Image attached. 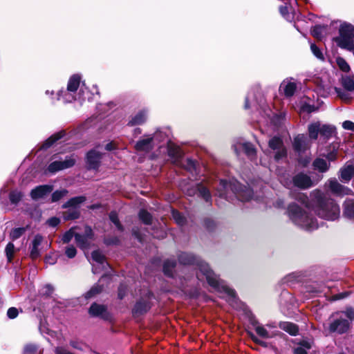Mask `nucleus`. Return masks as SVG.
Segmentation results:
<instances>
[{
	"label": "nucleus",
	"mask_w": 354,
	"mask_h": 354,
	"mask_svg": "<svg viewBox=\"0 0 354 354\" xmlns=\"http://www.w3.org/2000/svg\"><path fill=\"white\" fill-rule=\"evenodd\" d=\"M243 149H244L245 153L248 156L252 157V156H255L256 151H255L254 147L251 144L245 143V144H243Z\"/></svg>",
	"instance_id": "nucleus-48"
},
{
	"label": "nucleus",
	"mask_w": 354,
	"mask_h": 354,
	"mask_svg": "<svg viewBox=\"0 0 354 354\" xmlns=\"http://www.w3.org/2000/svg\"><path fill=\"white\" fill-rule=\"evenodd\" d=\"M310 147V142L304 134H299L294 138L293 148L297 152H303Z\"/></svg>",
	"instance_id": "nucleus-10"
},
{
	"label": "nucleus",
	"mask_w": 354,
	"mask_h": 354,
	"mask_svg": "<svg viewBox=\"0 0 354 354\" xmlns=\"http://www.w3.org/2000/svg\"><path fill=\"white\" fill-rule=\"evenodd\" d=\"M341 180L344 183L348 182L354 175V167L353 165H347L343 167L340 171Z\"/></svg>",
	"instance_id": "nucleus-19"
},
{
	"label": "nucleus",
	"mask_w": 354,
	"mask_h": 354,
	"mask_svg": "<svg viewBox=\"0 0 354 354\" xmlns=\"http://www.w3.org/2000/svg\"><path fill=\"white\" fill-rule=\"evenodd\" d=\"M313 166L315 169L318 170L319 172L324 173L328 171L330 167V164L322 158H316L313 163Z\"/></svg>",
	"instance_id": "nucleus-23"
},
{
	"label": "nucleus",
	"mask_w": 354,
	"mask_h": 354,
	"mask_svg": "<svg viewBox=\"0 0 354 354\" xmlns=\"http://www.w3.org/2000/svg\"><path fill=\"white\" fill-rule=\"evenodd\" d=\"M335 133V128L330 124H321L320 136L326 140L329 139Z\"/></svg>",
	"instance_id": "nucleus-22"
},
{
	"label": "nucleus",
	"mask_w": 354,
	"mask_h": 354,
	"mask_svg": "<svg viewBox=\"0 0 354 354\" xmlns=\"http://www.w3.org/2000/svg\"><path fill=\"white\" fill-rule=\"evenodd\" d=\"M152 146V138H148L139 140L136 145V149L138 151H148L151 149Z\"/></svg>",
	"instance_id": "nucleus-21"
},
{
	"label": "nucleus",
	"mask_w": 354,
	"mask_h": 354,
	"mask_svg": "<svg viewBox=\"0 0 354 354\" xmlns=\"http://www.w3.org/2000/svg\"><path fill=\"white\" fill-rule=\"evenodd\" d=\"M255 330L259 336H261L263 338H269L270 337L268 331L263 326H257L255 328Z\"/></svg>",
	"instance_id": "nucleus-52"
},
{
	"label": "nucleus",
	"mask_w": 354,
	"mask_h": 354,
	"mask_svg": "<svg viewBox=\"0 0 354 354\" xmlns=\"http://www.w3.org/2000/svg\"><path fill=\"white\" fill-rule=\"evenodd\" d=\"M326 185L328 186L329 189L333 194L338 196L348 195L352 193L351 189L339 183L336 179H329Z\"/></svg>",
	"instance_id": "nucleus-9"
},
{
	"label": "nucleus",
	"mask_w": 354,
	"mask_h": 354,
	"mask_svg": "<svg viewBox=\"0 0 354 354\" xmlns=\"http://www.w3.org/2000/svg\"><path fill=\"white\" fill-rule=\"evenodd\" d=\"M150 306L145 303L138 302L134 308V311L138 313H142L147 311Z\"/></svg>",
	"instance_id": "nucleus-43"
},
{
	"label": "nucleus",
	"mask_w": 354,
	"mask_h": 354,
	"mask_svg": "<svg viewBox=\"0 0 354 354\" xmlns=\"http://www.w3.org/2000/svg\"><path fill=\"white\" fill-rule=\"evenodd\" d=\"M342 86L345 89L349 91H352L354 90V78L346 76L342 77Z\"/></svg>",
	"instance_id": "nucleus-31"
},
{
	"label": "nucleus",
	"mask_w": 354,
	"mask_h": 354,
	"mask_svg": "<svg viewBox=\"0 0 354 354\" xmlns=\"http://www.w3.org/2000/svg\"><path fill=\"white\" fill-rule=\"evenodd\" d=\"M60 221L57 217H53L47 221V223L51 227H55L59 223Z\"/></svg>",
	"instance_id": "nucleus-58"
},
{
	"label": "nucleus",
	"mask_w": 354,
	"mask_h": 354,
	"mask_svg": "<svg viewBox=\"0 0 354 354\" xmlns=\"http://www.w3.org/2000/svg\"><path fill=\"white\" fill-rule=\"evenodd\" d=\"M295 354H307V351L302 347L296 348L294 351Z\"/></svg>",
	"instance_id": "nucleus-62"
},
{
	"label": "nucleus",
	"mask_w": 354,
	"mask_h": 354,
	"mask_svg": "<svg viewBox=\"0 0 354 354\" xmlns=\"http://www.w3.org/2000/svg\"><path fill=\"white\" fill-rule=\"evenodd\" d=\"M287 212L290 218L301 227L307 230H313L317 228L316 221L309 217L297 204H290Z\"/></svg>",
	"instance_id": "nucleus-2"
},
{
	"label": "nucleus",
	"mask_w": 354,
	"mask_h": 354,
	"mask_svg": "<svg viewBox=\"0 0 354 354\" xmlns=\"http://www.w3.org/2000/svg\"><path fill=\"white\" fill-rule=\"evenodd\" d=\"M335 91L337 93L338 96L343 100H348V95L344 92L342 91L341 89L335 88Z\"/></svg>",
	"instance_id": "nucleus-60"
},
{
	"label": "nucleus",
	"mask_w": 354,
	"mask_h": 354,
	"mask_svg": "<svg viewBox=\"0 0 354 354\" xmlns=\"http://www.w3.org/2000/svg\"><path fill=\"white\" fill-rule=\"evenodd\" d=\"M310 196L317 204L315 212L319 217L328 221H335L339 217L340 208L334 200L326 198L319 189L313 191Z\"/></svg>",
	"instance_id": "nucleus-1"
},
{
	"label": "nucleus",
	"mask_w": 354,
	"mask_h": 354,
	"mask_svg": "<svg viewBox=\"0 0 354 354\" xmlns=\"http://www.w3.org/2000/svg\"><path fill=\"white\" fill-rule=\"evenodd\" d=\"M339 314H344L351 322L354 320V310L351 308H347L345 311L341 313H335L333 315V317L338 316Z\"/></svg>",
	"instance_id": "nucleus-45"
},
{
	"label": "nucleus",
	"mask_w": 354,
	"mask_h": 354,
	"mask_svg": "<svg viewBox=\"0 0 354 354\" xmlns=\"http://www.w3.org/2000/svg\"><path fill=\"white\" fill-rule=\"evenodd\" d=\"M179 261L184 265L192 264L195 261V258L191 254L183 253L179 256Z\"/></svg>",
	"instance_id": "nucleus-33"
},
{
	"label": "nucleus",
	"mask_w": 354,
	"mask_h": 354,
	"mask_svg": "<svg viewBox=\"0 0 354 354\" xmlns=\"http://www.w3.org/2000/svg\"><path fill=\"white\" fill-rule=\"evenodd\" d=\"M220 186H221V189L218 190L219 196H224L225 194V191L227 189V188L230 186H231V184H230L225 180H220Z\"/></svg>",
	"instance_id": "nucleus-49"
},
{
	"label": "nucleus",
	"mask_w": 354,
	"mask_h": 354,
	"mask_svg": "<svg viewBox=\"0 0 354 354\" xmlns=\"http://www.w3.org/2000/svg\"><path fill=\"white\" fill-rule=\"evenodd\" d=\"M339 37L335 38L338 46L348 50H354V26L343 23L339 29Z\"/></svg>",
	"instance_id": "nucleus-3"
},
{
	"label": "nucleus",
	"mask_w": 354,
	"mask_h": 354,
	"mask_svg": "<svg viewBox=\"0 0 354 354\" xmlns=\"http://www.w3.org/2000/svg\"><path fill=\"white\" fill-rule=\"evenodd\" d=\"M42 240V236L39 234L34 237L30 250V257L32 259H37L39 256V246L41 245Z\"/></svg>",
	"instance_id": "nucleus-17"
},
{
	"label": "nucleus",
	"mask_w": 354,
	"mask_h": 354,
	"mask_svg": "<svg viewBox=\"0 0 354 354\" xmlns=\"http://www.w3.org/2000/svg\"><path fill=\"white\" fill-rule=\"evenodd\" d=\"M279 12L281 14V15L284 17H286L288 15V10L287 6H281L279 8Z\"/></svg>",
	"instance_id": "nucleus-61"
},
{
	"label": "nucleus",
	"mask_w": 354,
	"mask_h": 354,
	"mask_svg": "<svg viewBox=\"0 0 354 354\" xmlns=\"http://www.w3.org/2000/svg\"><path fill=\"white\" fill-rule=\"evenodd\" d=\"M310 49L313 55L318 59L324 60V57L323 53L321 50L315 44H312L310 45Z\"/></svg>",
	"instance_id": "nucleus-50"
},
{
	"label": "nucleus",
	"mask_w": 354,
	"mask_h": 354,
	"mask_svg": "<svg viewBox=\"0 0 354 354\" xmlns=\"http://www.w3.org/2000/svg\"><path fill=\"white\" fill-rule=\"evenodd\" d=\"M19 314L17 308L15 307L10 308L7 311V315L10 319H14L17 317Z\"/></svg>",
	"instance_id": "nucleus-56"
},
{
	"label": "nucleus",
	"mask_w": 354,
	"mask_h": 354,
	"mask_svg": "<svg viewBox=\"0 0 354 354\" xmlns=\"http://www.w3.org/2000/svg\"><path fill=\"white\" fill-rule=\"evenodd\" d=\"M337 64L339 68L344 72H348L350 71V66L348 64L342 57H337L336 59Z\"/></svg>",
	"instance_id": "nucleus-40"
},
{
	"label": "nucleus",
	"mask_w": 354,
	"mask_h": 354,
	"mask_svg": "<svg viewBox=\"0 0 354 354\" xmlns=\"http://www.w3.org/2000/svg\"><path fill=\"white\" fill-rule=\"evenodd\" d=\"M75 234L73 231V229H71L70 230H68V232H66L63 236H62V240L63 241V243H68L69 241H71V240L73 239V236H75Z\"/></svg>",
	"instance_id": "nucleus-53"
},
{
	"label": "nucleus",
	"mask_w": 354,
	"mask_h": 354,
	"mask_svg": "<svg viewBox=\"0 0 354 354\" xmlns=\"http://www.w3.org/2000/svg\"><path fill=\"white\" fill-rule=\"evenodd\" d=\"M336 156H337L336 152L333 151V152L329 153L326 156V158L330 161H333L336 159Z\"/></svg>",
	"instance_id": "nucleus-63"
},
{
	"label": "nucleus",
	"mask_w": 354,
	"mask_h": 354,
	"mask_svg": "<svg viewBox=\"0 0 354 354\" xmlns=\"http://www.w3.org/2000/svg\"><path fill=\"white\" fill-rule=\"evenodd\" d=\"M281 87L283 88L284 94L286 97L292 96L297 88L296 84L294 82H283Z\"/></svg>",
	"instance_id": "nucleus-27"
},
{
	"label": "nucleus",
	"mask_w": 354,
	"mask_h": 354,
	"mask_svg": "<svg viewBox=\"0 0 354 354\" xmlns=\"http://www.w3.org/2000/svg\"><path fill=\"white\" fill-rule=\"evenodd\" d=\"M292 180L294 185L300 189H308L313 186L310 176L303 173L295 176Z\"/></svg>",
	"instance_id": "nucleus-11"
},
{
	"label": "nucleus",
	"mask_w": 354,
	"mask_h": 354,
	"mask_svg": "<svg viewBox=\"0 0 354 354\" xmlns=\"http://www.w3.org/2000/svg\"><path fill=\"white\" fill-rule=\"evenodd\" d=\"M103 290V286L100 284H95L94 285L90 290H88L86 295L85 297L86 299H89L91 297H93L94 296L97 295V294L100 293Z\"/></svg>",
	"instance_id": "nucleus-32"
},
{
	"label": "nucleus",
	"mask_w": 354,
	"mask_h": 354,
	"mask_svg": "<svg viewBox=\"0 0 354 354\" xmlns=\"http://www.w3.org/2000/svg\"><path fill=\"white\" fill-rule=\"evenodd\" d=\"M46 261L49 264H54L56 262L55 258L53 256L49 255L46 257Z\"/></svg>",
	"instance_id": "nucleus-64"
},
{
	"label": "nucleus",
	"mask_w": 354,
	"mask_h": 354,
	"mask_svg": "<svg viewBox=\"0 0 354 354\" xmlns=\"http://www.w3.org/2000/svg\"><path fill=\"white\" fill-rule=\"evenodd\" d=\"M22 198V194L17 191H13L10 193L9 198L12 203H18Z\"/></svg>",
	"instance_id": "nucleus-39"
},
{
	"label": "nucleus",
	"mask_w": 354,
	"mask_h": 354,
	"mask_svg": "<svg viewBox=\"0 0 354 354\" xmlns=\"http://www.w3.org/2000/svg\"><path fill=\"white\" fill-rule=\"evenodd\" d=\"M200 271L205 276L207 283L209 284V286L217 290L223 289V291L226 292L230 297H235V292L233 290L228 288L227 287L221 286L217 277L209 268V266L207 264H201L200 266Z\"/></svg>",
	"instance_id": "nucleus-4"
},
{
	"label": "nucleus",
	"mask_w": 354,
	"mask_h": 354,
	"mask_svg": "<svg viewBox=\"0 0 354 354\" xmlns=\"http://www.w3.org/2000/svg\"><path fill=\"white\" fill-rule=\"evenodd\" d=\"M68 194L66 189L57 190L52 194V202H57Z\"/></svg>",
	"instance_id": "nucleus-38"
},
{
	"label": "nucleus",
	"mask_w": 354,
	"mask_h": 354,
	"mask_svg": "<svg viewBox=\"0 0 354 354\" xmlns=\"http://www.w3.org/2000/svg\"><path fill=\"white\" fill-rule=\"evenodd\" d=\"M199 194L206 201H209L211 198V194L208 189L203 185L198 187Z\"/></svg>",
	"instance_id": "nucleus-42"
},
{
	"label": "nucleus",
	"mask_w": 354,
	"mask_h": 354,
	"mask_svg": "<svg viewBox=\"0 0 354 354\" xmlns=\"http://www.w3.org/2000/svg\"><path fill=\"white\" fill-rule=\"evenodd\" d=\"M102 154L96 150H91L86 156V162L89 169H96L99 167Z\"/></svg>",
	"instance_id": "nucleus-12"
},
{
	"label": "nucleus",
	"mask_w": 354,
	"mask_h": 354,
	"mask_svg": "<svg viewBox=\"0 0 354 354\" xmlns=\"http://www.w3.org/2000/svg\"><path fill=\"white\" fill-rule=\"evenodd\" d=\"M326 28L324 26L318 25L315 26L311 30L312 35L317 39H322L324 37Z\"/></svg>",
	"instance_id": "nucleus-28"
},
{
	"label": "nucleus",
	"mask_w": 354,
	"mask_h": 354,
	"mask_svg": "<svg viewBox=\"0 0 354 354\" xmlns=\"http://www.w3.org/2000/svg\"><path fill=\"white\" fill-rule=\"evenodd\" d=\"M329 325V330L331 333H337L343 334L346 333L350 328V322L344 319L342 316H336Z\"/></svg>",
	"instance_id": "nucleus-6"
},
{
	"label": "nucleus",
	"mask_w": 354,
	"mask_h": 354,
	"mask_svg": "<svg viewBox=\"0 0 354 354\" xmlns=\"http://www.w3.org/2000/svg\"><path fill=\"white\" fill-rule=\"evenodd\" d=\"M76 160L73 156L66 157L64 160H56L51 162L47 168L49 173L54 174L57 171L72 167L75 164Z\"/></svg>",
	"instance_id": "nucleus-5"
},
{
	"label": "nucleus",
	"mask_w": 354,
	"mask_h": 354,
	"mask_svg": "<svg viewBox=\"0 0 354 354\" xmlns=\"http://www.w3.org/2000/svg\"><path fill=\"white\" fill-rule=\"evenodd\" d=\"M89 313L93 317H102L103 318L107 317L106 308L104 305L97 304H93L89 308Z\"/></svg>",
	"instance_id": "nucleus-14"
},
{
	"label": "nucleus",
	"mask_w": 354,
	"mask_h": 354,
	"mask_svg": "<svg viewBox=\"0 0 354 354\" xmlns=\"http://www.w3.org/2000/svg\"><path fill=\"white\" fill-rule=\"evenodd\" d=\"M342 127L346 130H351L354 131V122L350 120H346L342 124Z\"/></svg>",
	"instance_id": "nucleus-57"
},
{
	"label": "nucleus",
	"mask_w": 354,
	"mask_h": 354,
	"mask_svg": "<svg viewBox=\"0 0 354 354\" xmlns=\"http://www.w3.org/2000/svg\"><path fill=\"white\" fill-rule=\"evenodd\" d=\"M91 257L93 261L101 264H103L105 261L104 256L99 250L93 251Z\"/></svg>",
	"instance_id": "nucleus-41"
},
{
	"label": "nucleus",
	"mask_w": 354,
	"mask_h": 354,
	"mask_svg": "<svg viewBox=\"0 0 354 354\" xmlns=\"http://www.w3.org/2000/svg\"><path fill=\"white\" fill-rule=\"evenodd\" d=\"M85 201L86 197L83 196L72 198L63 205V208H68L70 207L76 208V206L84 203Z\"/></svg>",
	"instance_id": "nucleus-26"
},
{
	"label": "nucleus",
	"mask_w": 354,
	"mask_h": 354,
	"mask_svg": "<svg viewBox=\"0 0 354 354\" xmlns=\"http://www.w3.org/2000/svg\"><path fill=\"white\" fill-rule=\"evenodd\" d=\"M64 135V132L61 131L56 134L50 136L45 142V145L46 147H50L51 145H53L54 142H55L57 140L62 138Z\"/></svg>",
	"instance_id": "nucleus-36"
},
{
	"label": "nucleus",
	"mask_w": 354,
	"mask_h": 354,
	"mask_svg": "<svg viewBox=\"0 0 354 354\" xmlns=\"http://www.w3.org/2000/svg\"><path fill=\"white\" fill-rule=\"evenodd\" d=\"M252 196V192L249 188H245L244 190H242L239 193L237 194V197L243 201H249Z\"/></svg>",
	"instance_id": "nucleus-34"
},
{
	"label": "nucleus",
	"mask_w": 354,
	"mask_h": 354,
	"mask_svg": "<svg viewBox=\"0 0 354 354\" xmlns=\"http://www.w3.org/2000/svg\"><path fill=\"white\" fill-rule=\"evenodd\" d=\"M53 191L51 185H39L33 189L30 192V196L34 200L41 198Z\"/></svg>",
	"instance_id": "nucleus-13"
},
{
	"label": "nucleus",
	"mask_w": 354,
	"mask_h": 354,
	"mask_svg": "<svg viewBox=\"0 0 354 354\" xmlns=\"http://www.w3.org/2000/svg\"><path fill=\"white\" fill-rule=\"evenodd\" d=\"M77 254V250L75 248L73 245H70L66 249V254L68 258H73L75 257Z\"/></svg>",
	"instance_id": "nucleus-55"
},
{
	"label": "nucleus",
	"mask_w": 354,
	"mask_h": 354,
	"mask_svg": "<svg viewBox=\"0 0 354 354\" xmlns=\"http://www.w3.org/2000/svg\"><path fill=\"white\" fill-rule=\"evenodd\" d=\"M80 212L77 208L70 209L63 213L64 220H73L79 218Z\"/></svg>",
	"instance_id": "nucleus-29"
},
{
	"label": "nucleus",
	"mask_w": 354,
	"mask_h": 354,
	"mask_svg": "<svg viewBox=\"0 0 354 354\" xmlns=\"http://www.w3.org/2000/svg\"><path fill=\"white\" fill-rule=\"evenodd\" d=\"M25 232L23 227L15 228L10 232V237L12 240L19 239Z\"/></svg>",
	"instance_id": "nucleus-46"
},
{
	"label": "nucleus",
	"mask_w": 354,
	"mask_h": 354,
	"mask_svg": "<svg viewBox=\"0 0 354 354\" xmlns=\"http://www.w3.org/2000/svg\"><path fill=\"white\" fill-rule=\"evenodd\" d=\"M55 354H74L63 347H56L55 349Z\"/></svg>",
	"instance_id": "nucleus-59"
},
{
	"label": "nucleus",
	"mask_w": 354,
	"mask_h": 354,
	"mask_svg": "<svg viewBox=\"0 0 354 354\" xmlns=\"http://www.w3.org/2000/svg\"><path fill=\"white\" fill-rule=\"evenodd\" d=\"M80 76L73 75L68 80L67 90L71 92H75L77 90L80 83Z\"/></svg>",
	"instance_id": "nucleus-24"
},
{
	"label": "nucleus",
	"mask_w": 354,
	"mask_h": 354,
	"mask_svg": "<svg viewBox=\"0 0 354 354\" xmlns=\"http://www.w3.org/2000/svg\"><path fill=\"white\" fill-rule=\"evenodd\" d=\"M269 147L274 151H276L274 159L277 160L286 157L287 151L283 146V141L278 137H274L270 140L268 142Z\"/></svg>",
	"instance_id": "nucleus-8"
},
{
	"label": "nucleus",
	"mask_w": 354,
	"mask_h": 354,
	"mask_svg": "<svg viewBox=\"0 0 354 354\" xmlns=\"http://www.w3.org/2000/svg\"><path fill=\"white\" fill-rule=\"evenodd\" d=\"M109 218L115 225V226L117 227V228L119 230L122 231L123 230L122 226L120 223L118 215L115 212H111L109 214Z\"/></svg>",
	"instance_id": "nucleus-47"
},
{
	"label": "nucleus",
	"mask_w": 354,
	"mask_h": 354,
	"mask_svg": "<svg viewBox=\"0 0 354 354\" xmlns=\"http://www.w3.org/2000/svg\"><path fill=\"white\" fill-rule=\"evenodd\" d=\"M24 354H41L35 346L28 345L26 346Z\"/></svg>",
	"instance_id": "nucleus-54"
},
{
	"label": "nucleus",
	"mask_w": 354,
	"mask_h": 354,
	"mask_svg": "<svg viewBox=\"0 0 354 354\" xmlns=\"http://www.w3.org/2000/svg\"><path fill=\"white\" fill-rule=\"evenodd\" d=\"M176 266V262L173 260H167L164 263L163 266V271L165 274L167 276H172L173 274V269Z\"/></svg>",
	"instance_id": "nucleus-30"
},
{
	"label": "nucleus",
	"mask_w": 354,
	"mask_h": 354,
	"mask_svg": "<svg viewBox=\"0 0 354 354\" xmlns=\"http://www.w3.org/2000/svg\"><path fill=\"white\" fill-rule=\"evenodd\" d=\"M147 120V113L145 111H139L129 122L130 126H136L143 124Z\"/></svg>",
	"instance_id": "nucleus-20"
},
{
	"label": "nucleus",
	"mask_w": 354,
	"mask_h": 354,
	"mask_svg": "<svg viewBox=\"0 0 354 354\" xmlns=\"http://www.w3.org/2000/svg\"><path fill=\"white\" fill-rule=\"evenodd\" d=\"M297 201L300 202L302 205H304L306 207H309V201L308 196L302 193H299L297 194L295 198Z\"/></svg>",
	"instance_id": "nucleus-51"
},
{
	"label": "nucleus",
	"mask_w": 354,
	"mask_h": 354,
	"mask_svg": "<svg viewBox=\"0 0 354 354\" xmlns=\"http://www.w3.org/2000/svg\"><path fill=\"white\" fill-rule=\"evenodd\" d=\"M280 328L291 335H296L298 333L299 328L297 326L290 322H283L280 324Z\"/></svg>",
	"instance_id": "nucleus-25"
},
{
	"label": "nucleus",
	"mask_w": 354,
	"mask_h": 354,
	"mask_svg": "<svg viewBox=\"0 0 354 354\" xmlns=\"http://www.w3.org/2000/svg\"><path fill=\"white\" fill-rule=\"evenodd\" d=\"M168 153L170 157L174 159L176 163L183 157V152L180 147L173 143H169L168 145Z\"/></svg>",
	"instance_id": "nucleus-18"
},
{
	"label": "nucleus",
	"mask_w": 354,
	"mask_h": 354,
	"mask_svg": "<svg viewBox=\"0 0 354 354\" xmlns=\"http://www.w3.org/2000/svg\"><path fill=\"white\" fill-rule=\"evenodd\" d=\"M321 131V122H314L310 123L308 127V132L309 138L316 140L318 138Z\"/></svg>",
	"instance_id": "nucleus-15"
},
{
	"label": "nucleus",
	"mask_w": 354,
	"mask_h": 354,
	"mask_svg": "<svg viewBox=\"0 0 354 354\" xmlns=\"http://www.w3.org/2000/svg\"><path fill=\"white\" fill-rule=\"evenodd\" d=\"M172 216L176 223L179 225H183L185 223V217L178 211H172Z\"/></svg>",
	"instance_id": "nucleus-44"
},
{
	"label": "nucleus",
	"mask_w": 354,
	"mask_h": 354,
	"mask_svg": "<svg viewBox=\"0 0 354 354\" xmlns=\"http://www.w3.org/2000/svg\"><path fill=\"white\" fill-rule=\"evenodd\" d=\"M6 254L9 262L12 260L15 254V245L12 243H8L5 249Z\"/></svg>",
	"instance_id": "nucleus-37"
},
{
	"label": "nucleus",
	"mask_w": 354,
	"mask_h": 354,
	"mask_svg": "<svg viewBox=\"0 0 354 354\" xmlns=\"http://www.w3.org/2000/svg\"><path fill=\"white\" fill-rule=\"evenodd\" d=\"M343 207V215L346 218L354 219V199L346 200Z\"/></svg>",
	"instance_id": "nucleus-16"
},
{
	"label": "nucleus",
	"mask_w": 354,
	"mask_h": 354,
	"mask_svg": "<svg viewBox=\"0 0 354 354\" xmlns=\"http://www.w3.org/2000/svg\"><path fill=\"white\" fill-rule=\"evenodd\" d=\"M93 233L92 229L86 226L84 229V234H75V239L77 244V245L82 248V249H88L90 246L91 241L93 240Z\"/></svg>",
	"instance_id": "nucleus-7"
},
{
	"label": "nucleus",
	"mask_w": 354,
	"mask_h": 354,
	"mask_svg": "<svg viewBox=\"0 0 354 354\" xmlns=\"http://www.w3.org/2000/svg\"><path fill=\"white\" fill-rule=\"evenodd\" d=\"M139 218L146 225H149L151 223L152 216L150 213L145 209H141L140 211Z\"/></svg>",
	"instance_id": "nucleus-35"
}]
</instances>
